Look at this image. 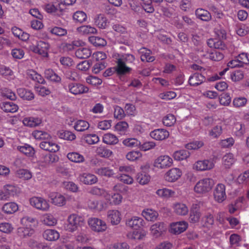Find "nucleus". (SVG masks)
Listing matches in <instances>:
<instances>
[{"label":"nucleus","instance_id":"1","mask_svg":"<svg viewBox=\"0 0 249 249\" xmlns=\"http://www.w3.org/2000/svg\"><path fill=\"white\" fill-rule=\"evenodd\" d=\"M135 60V57L131 54H124L117 59L116 71L120 75L128 73L131 71V69L126 64H132Z\"/></svg>","mask_w":249,"mask_h":249},{"label":"nucleus","instance_id":"2","mask_svg":"<svg viewBox=\"0 0 249 249\" xmlns=\"http://www.w3.org/2000/svg\"><path fill=\"white\" fill-rule=\"evenodd\" d=\"M84 223V220L82 217L76 214L70 215L68 218L67 223L66 224L65 228L69 232H74L79 230Z\"/></svg>","mask_w":249,"mask_h":249},{"label":"nucleus","instance_id":"3","mask_svg":"<svg viewBox=\"0 0 249 249\" xmlns=\"http://www.w3.org/2000/svg\"><path fill=\"white\" fill-rule=\"evenodd\" d=\"M214 184L213 179L210 178H204L197 182L194 187V190L197 193H206L211 190Z\"/></svg>","mask_w":249,"mask_h":249},{"label":"nucleus","instance_id":"4","mask_svg":"<svg viewBox=\"0 0 249 249\" xmlns=\"http://www.w3.org/2000/svg\"><path fill=\"white\" fill-rule=\"evenodd\" d=\"M30 50L33 52L38 53L43 57H47L49 45L43 41H39L36 45H33L30 47Z\"/></svg>","mask_w":249,"mask_h":249},{"label":"nucleus","instance_id":"5","mask_svg":"<svg viewBox=\"0 0 249 249\" xmlns=\"http://www.w3.org/2000/svg\"><path fill=\"white\" fill-rule=\"evenodd\" d=\"M30 204L34 207L42 211H47L49 209L48 202L44 198L40 197H33L30 199Z\"/></svg>","mask_w":249,"mask_h":249},{"label":"nucleus","instance_id":"6","mask_svg":"<svg viewBox=\"0 0 249 249\" xmlns=\"http://www.w3.org/2000/svg\"><path fill=\"white\" fill-rule=\"evenodd\" d=\"M88 223L91 230L95 231L102 232L107 228L105 222L97 218H89Z\"/></svg>","mask_w":249,"mask_h":249},{"label":"nucleus","instance_id":"7","mask_svg":"<svg viewBox=\"0 0 249 249\" xmlns=\"http://www.w3.org/2000/svg\"><path fill=\"white\" fill-rule=\"evenodd\" d=\"M172 159L168 156H160L156 159L154 166L159 168H167L171 166Z\"/></svg>","mask_w":249,"mask_h":249},{"label":"nucleus","instance_id":"8","mask_svg":"<svg viewBox=\"0 0 249 249\" xmlns=\"http://www.w3.org/2000/svg\"><path fill=\"white\" fill-rule=\"evenodd\" d=\"M214 165L212 160H205L196 162L194 165V168L198 171L209 170L213 168Z\"/></svg>","mask_w":249,"mask_h":249},{"label":"nucleus","instance_id":"9","mask_svg":"<svg viewBox=\"0 0 249 249\" xmlns=\"http://www.w3.org/2000/svg\"><path fill=\"white\" fill-rule=\"evenodd\" d=\"M69 91L74 95L87 93L89 88L79 83H71L68 86Z\"/></svg>","mask_w":249,"mask_h":249},{"label":"nucleus","instance_id":"10","mask_svg":"<svg viewBox=\"0 0 249 249\" xmlns=\"http://www.w3.org/2000/svg\"><path fill=\"white\" fill-rule=\"evenodd\" d=\"M213 196L216 201L223 202L226 198L225 185L222 184H218L214 191Z\"/></svg>","mask_w":249,"mask_h":249},{"label":"nucleus","instance_id":"11","mask_svg":"<svg viewBox=\"0 0 249 249\" xmlns=\"http://www.w3.org/2000/svg\"><path fill=\"white\" fill-rule=\"evenodd\" d=\"M188 227V224L184 221H180L171 224L170 232L175 234H179L184 231Z\"/></svg>","mask_w":249,"mask_h":249},{"label":"nucleus","instance_id":"12","mask_svg":"<svg viewBox=\"0 0 249 249\" xmlns=\"http://www.w3.org/2000/svg\"><path fill=\"white\" fill-rule=\"evenodd\" d=\"M182 175L181 171L177 168L169 170L165 175V179L169 182H174L178 179Z\"/></svg>","mask_w":249,"mask_h":249},{"label":"nucleus","instance_id":"13","mask_svg":"<svg viewBox=\"0 0 249 249\" xmlns=\"http://www.w3.org/2000/svg\"><path fill=\"white\" fill-rule=\"evenodd\" d=\"M152 234L155 237H158L166 230V226L163 222H158L151 227Z\"/></svg>","mask_w":249,"mask_h":249},{"label":"nucleus","instance_id":"14","mask_svg":"<svg viewBox=\"0 0 249 249\" xmlns=\"http://www.w3.org/2000/svg\"><path fill=\"white\" fill-rule=\"evenodd\" d=\"M49 196L51 200V202L55 205L61 206L66 203L65 197L60 194L52 193L49 195Z\"/></svg>","mask_w":249,"mask_h":249},{"label":"nucleus","instance_id":"15","mask_svg":"<svg viewBox=\"0 0 249 249\" xmlns=\"http://www.w3.org/2000/svg\"><path fill=\"white\" fill-rule=\"evenodd\" d=\"M150 136L156 140H163L169 136V132L164 129H157L150 132Z\"/></svg>","mask_w":249,"mask_h":249},{"label":"nucleus","instance_id":"16","mask_svg":"<svg viewBox=\"0 0 249 249\" xmlns=\"http://www.w3.org/2000/svg\"><path fill=\"white\" fill-rule=\"evenodd\" d=\"M200 217L199 205L193 204L191 209L189 220L191 223H195L199 221Z\"/></svg>","mask_w":249,"mask_h":249},{"label":"nucleus","instance_id":"17","mask_svg":"<svg viewBox=\"0 0 249 249\" xmlns=\"http://www.w3.org/2000/svg\"><path fill=\"white\" fill-rule=\"evenodd\" d=\"M107 219L112 225H118L121 219L120 213L117 210L109 211L107 213Z\"/></svg>","mask_w":249,"mask_h":249},{"label":"nucleus","instance_id":"18","mask_svg":"<svg viewBox=\"0 0 249 249\" xmlns=\"http://www.w3.org/2000/svg\"><path fill=\"white\" fill-rule=\"evenodd\" d=\"M205 79L203 74L196 72L190 77L188 82L191 86H197L202 83Z\"/></svg>","mask_w":249,"mask_h":249},{"label":"nucleus","instance_id":"19","mask_svg":"<svg viewBox=\"0 0 249 249\" xmlns=\"http://www.w3.org/2000/svg\"><path fill=\"white\" fill-rule=\"evenodd\" d=\"M143 220L140 217H133L126 221V225L134 229L137 230L143 226Z\"/></svg>","mask_w":249,"mask_h":249},{"label":"nucleus","instance_id":"20","mask_svg":"<svg viewBox=\"0 0 249 249\" xmlns=\"http://www.w3.org/2000/svg\"><path fill=\"white\" fill-rule=\"evenodd\" d=\"M0 107L5 112L14 113L18 109V106L12 102H3L0 103Z\"/></svg>","mask_w":249,"mask_h":249},{"label":"nucleus","instance_id":"21","mask_svg":"<svg viewBox=\"0 0 249 249\" xmlns=\"http://www.w3.org/2000/svg\"><path fill=\"white\" fill-rule=\"evenodd\" d=\"M80 180L85 184L92 185L97 182V177L91 174L84 173L79 177Z\"/></svg>","mask_w":249,"mask_h":249},{"label":"nucleus","instance_id":"22","mask_svg":"<svg viewBox=\"0 0 249 249\" xmlns=\"http://www.w3.org/2000/svg\"><path fill=\"white\" fill-rule=\"evenodd\" d=\"M59 232L54 230H46L43 233V238L48 241H56L59 238Z\"/></svg>","mask_w":249,"mask_h":249},{"label":"nucleus","instance_id":"23","mask_svg":"<svg viewBox=\"0 0 249 249\" xmlns=\"http://www.w3.org/2000/svg\"><path fill=\"white\" fill-rule=\"evenodd\" d=\"M174 212L179 215H185L188 213V208L183 203H178L174 205Z\"/></svg>","mask_w":249,"mask_h":249},{"label":"nucleus","instance_id":"24","mask_svg":"<svg viewBox=\"0 0 249 249\" xmlns=\"http://www.w3.org/2000/svg\"><path fill=\"white\" fill-rule=\"evenodd\" d=\"M142 215L147 220L154 221L157 219L159 214L157 212L148 209L142 211Z\"/></svg>","mask_w":249,"mask_h":249},{"label":"nucleus","instance_id":"25","mask_svg":"<svg viewBox=\"0 0 249 249\" xmlns=\"http://www.w3.org/2000/svg\"><path fill=\"white\" fill-rule=\"evenodd\" d=\"M17 92L20 98L24 100H31L34 98V93L31 90L24 88L18 89Z\"/></svg>","mask_w":249,"mask_h":249},{"label":"nucleus","instance_id":"26","mask_svg":"<svg viewBox=\"0 0 249 249\" xmlns=\"http://www.w3.org/2000/svg\"><path fill=\"white\" fill-rule=\"evenodd\" d=\"M91 54L90 49L87 48H80L75 53V56L80 59H86L89 58Z\"/></svg>","mask_w":249,"mask_h":249},{"label":"nucleus","instance_id":"27","mask_svg":"<svg viewBox=\"0 0 249 249\" xmlns=\"http://www.w3.org/2000/svg\"><path fill=\"white\" fill-rule=\"evenodd\" d=\"M46 11L49 13H53L57 15L60 16L63 10L61 7V4H58L57 6H55L53 4H48L45 7Z\"/></svg>","mask_w":249,"mask_h":249},{"label":"nucleus","instance_id":"28","mask_svg":"<svg viewBox=\"0 0 249 249\" xmlns=\"http://www.w3.org/2000/svg\"><path fill=\"white\" fill-rule=\"evenodd\" d=\"M21 153L28 157H33L35 153V150L30 145L25 144L23 146H18L17 147Z\"/></svg>","mask_w":249,"mask_h":249},{"label":"nucleus","instance_id":"29","mask_svg":"<svg viewBox=\"0 0 249 249\" xmlns=\"http://www.w3.org/2000/svg\"><path fill=\"white\" fill-rule=\"evenodd\" d=\"M2 211L7 214H12L18 210V206L15 202H10L5 204L2 208Z\"/></svg>","mask_w":249,"mask_h":249},{"label":"nucleus","instance_id":"30","mask_svg":"<svg viewBox=\"0 0 249 249\" xmlns=\"http://www.w3.org/2000/svg\"><path fill=\"white\" fill-rule=\"evenodd\" d=\"M196 15L197 18L203 21H207L211 19V14L203 9H197L196 11Z\"/></svg>","mask_w":249,"mask_h":249},{"label":"nucleus","instance_id":"31","mask_svg":"<svg viewBox=\"0 0 249 249\" xmlns=\"http://www.w3.org/2000/svg\"><path fill=\"white\" fill-rule=\"evenodd\" d=\"M89 41L96 47H104L107 44V41L104 38L99 36H91L89 37Z\"/></svg>","mask_w":249,"mask_h":249},{"label":"nucleus","instance_id":"32","mask_svg":"<svg viewBox=\"0 0 249 249\" xmlns=\"http://www.w3.org/2000/svg\"><path fill=\"white\" fill-rule=\"evenodd\" d=\"M23 123L29 127H35L41 123V120L38 118H26L23 119Z\"/></svg>","mask_w":249,"mask_h":249},{"label":"nucleus","instance_id":"33","mask_svg":"<svg viewBox=\"0 0 249 249\" xmlns=\"http://www.w3.org/2000/svg\"><path fill=\"white\" fill-rule=\"evenodd\" d=\"M67 158L71 161L76 163L83 162L85 160L84 157L77 152H71L67 154Z\"/></svg>","mask_w":249,"mask_h":249},{"label":"nucleus","instance_id":"34","mask_svg":"<svg viewBox=\"0 0 249 249\" xmlns=\"http://www.w3.org/2000/svg\"><path fill=\"white\" fill-rule=\"evenodd\" d=\"M95 173L101 176L107 178L112 177L114 174L113 171L108 167H101L96 170Z\"/></svg>","mask_w":249,"mask_h":249},{"label":"nucleus","instance_id":"35","mask_svg":"<svg viewBox=\"0 0 249 249\" xmlns=\"http://www.w3.org/2000/svg\"><path fill=\"white\" fill-rule=\"evenodd\" d=\"M95 23L99 28L105 29L107 26V19L104 15L99 14L95 18Z\"/></svg>","mask_w":249,"mask_h":249},{"label":"nucleus","instance_id":"36","mask_svg":"<svg viewBox=\"0 0 249 249\" xmlns=\"http://www.w3.org/2000/svg\"><path fill=\"white\" fill-rule=\"evenodd\" d=\"M103 142L107 144L113 145L118 143V139L115 135L107 133L103 136Z\"/></svg>","mask_w":249,"mask_h":249},{"label":"nucleus","instance_id":"37","mask_svg":"<svg viewBox=\"0 0 249 249\" xmlns=\"http://www.w3.org/2000/svg\"><path fill=\"white\" fill-rule=\"evenodd\" d=\"M89 127V124L87 121L80 120L77 121L74 125V129L77 131H84L88 129Z\"/></svg>","mask_w":249,"mask_h":249},{"label":"nucleus","instance_id":"38","mask_svg":"<svg viewBox=\"0 0 249 249\" xmlns=\"http://www.w3.org/2000/svg\"><path fill=\"white\" fill-rule=\"evenodd\" d=\"M190 156V153L185 150L176 151L174 153V157L176 160H181L186 159Z\"/></svg>","mask_w":249,"mask_h":249},{"label":"nucleus","instance_id":"39","mask_svg":"<svg viewBox=\"0 0 249 249\" xmlns=\"http://www.w3.org/2000/svg\"><path fill=\"white\" fill-rule=\"evenodd\" d=\"M17 232L19 236L25 237L31 236L34 233V231L28 228L20 227L18 229Z\"/></svg>","mask_w":249,"mask_h":249},{"label":"nucleus","instance_id":"40","mask_svg":"<svg viewBox=\"0 0 249 249\" xmlns=\"http://www.w3.org/2000/svg\"><path fill=\"white\" fill-rule=\"evenodd\" d=\"M150 176L144 172L139 173L137 174L136 179L141 184H146L150 180Z\"/></svg>","mask_w":249,"mask_h":249},{"label":"nucleus","instance_id":"41","mask_svg":"<svg viewBox=\"0 0 249 249\" xmlns=\"http://www.w3.org/2000/svg\"><path fill=\"white\" fill-rule=\"evenodd\" d=\"M77 30L79 32L84 34H94L97 32L95 28L89 25L82 26L77 28Z\"/></svg>","mask_w":249,"mask_h":249},{"label":"nucleus","instance_id":"42","mask_svg":"<svg viewBox=\"0 0 249 249\" xmlns=\"http://www.w3.org/2000/svg\"><path fill=\"white\" fill-rule=\"evenodd\" d=\"M73 18L76 22L82 23L86 21L87 15L83 11H78L74 13L73 15Z\"/></svg>","mask_w":249,"mask_h":249},{"label":"nucleus","instance_id":"43","mask_svg":"<svg viewBox=\"0 0 249 249\" xmlns=\"http://www.w3.org/2000/svg\"><path fill=\"white\" fill-rule=\"evenodd\" d=\"M223 164L225 167L229 168L233 163L234 159L232 154L229 153L223 157Z\"/></svg>","mask_w":249,"mask_h":249},{"label":"nucleus","instance_id":"44","mask_svg":"<svg viewBox=\"0 0 249 249\" xmlns=\"http://www.w3.org/2000/svg\"><path fill=\"white\" fill-rule=\"evenodd\" d=\"M84 140L89 144H93L99 142V138L95 134H88L84 136Z\"/></svg>","mask_w":249,"mask_h":249},{"label":"nucleus","instance_id":"45","mask_svg":"<svg viewBox=\"0 0 249 249\" xmlns=\"http://www.w3.org/2000/svg\"><path fill=\"white\" fill-rule=\"evenodd\" d=\"M32 134L36 139L48 140L51 138L50 135L48 133L41 130H35L33 132Z\"/></svg>","mask_w":249,"mask_h":249},{"label":"nucleus","instance_id":"46","mask_svg":"<svg viewBox=\"0 0 249 249\" xmlns=\"http://www.w3.org/2000/svg\"><path fill=\"white\" fill-rule=\"evenodd\" d=\"M219 101L222 105H229L231 102V97L230 94L228 93H222L219 97Z\"/></svg>","mask_w":249,"mask_h":249},{"label":"nucleus","instance_id":"47","mask_svg":"<svg viewBox=\"0 0 249 249\" xmlns=\"http://www.w3.org/2000/svg\"><path fill=\"white\" fill-rule=\"evenodd\" d=\"M58 135L60 138L69 141H72L76 137L73 133L69 131L60 132Z\"/></svg>","mask_w":249,"mask_h":249},{"label":"nucleus","instance_id":"48","mask_svg":"<svg viewBox=\"0 0 249 249\" xmlns=\"http://www.w3.org/2000/svg\"><path fill=\"white\" fill-rule=\"evenodd\" d=\"M162 122L164 125L171 126L175 123L176 118L173 115L169 114L163 118Z\"/></svg>","mask_w":249,"mask_h":249},{"label":"nucleus","instance_id":"49","mask_svg":"<svg viewBox=\"0 0 249 249\" xmlns=\"http://www.w3.org/2000/svg\"><path fill=\"white\" fill-rule=\"evenodd\" d=\"M97 153L100 157L104 158H108L112 154L111 151L103 146L98 147Z\"/></svg>","mask_w":249,"mask_h":249},{"label":"nucleus","instance_id":"50","mask_svg":"<svg viewBox=\"0 0 249 249\" xmlns=\"http://www.w3.org/2000/svg\"><path fill=\"white\" fill-rule=\"evenodd\" d=\"M42 222L45 225L51 226L56 223V220L52 215L46 214L43 216Z\"/></svg>","mask_w":249,"mask_h":249},{"label":"nucleus","instance_id":"51","mask_svg":"<svg viewBox=\"0 0 249 249\" xmlns=\"http://www.w3.org/2000/svg\"><path fill=\"white\" fill-rule=\"evenodd\" d=\"M17 175L19 178L28 180L32 177V173L26 169H20L17 171Z\"/></svg>","mask_w":249,"mask_h":249},{"label":"nucleus","instance_id":"52","mask_svg":"<svg viewBox=\"0 0 249 249\" xmlns=\"http://www.w3.org/2000/svg\"><path fill=\"white\" fill-rule=\"evenodd\" d=\"M63 187L67 190L72 192H77L78 190L77 185L71 181H64L63 182Z\"/></svg>","mask_w":249,"mask_h":249},{"label":"nucleus","instance_id":"53","mask_svg":"<svg viewBox=\"0 0 249 249\" xmlns=\"http://www.w3.org/2000/svg\"><path fill=\"white\" fill-rule=\"evenodd\" d=\"M142 157V154L139 151H132L128 152L126 155V159L130 161H134Z\"/></svg>","mask_w":249,"mask_h":249},{"label":"nucleus","instance_id":"54","mask_svg":"<svg viewBox=\"0 0 249 249\" xmlns=\"http://www.w3.org/2000/svg\"><path fill=\"white\" fill-rule=\"evenodd\" d=\"M86 82L93 86L99 85L102 84V81L101 79L96 76H89L86 78Z\"/></svg>","mask_w":249,"mask_h":249},{"label":"nucleus","instance_id":"55","mask_svg":"<svg viewBox=\"0 0 249 249\" xmlns=\"http://www.w3.org/2000/svg\"><path fill=\"white\" fill-rule=\"evenodd\" d=\"M51 33L58 36H63L67 34V30L64 28L55 27L51 30Z\"/></svg>","mask_w":249,"mask_h":249},{"label":"nucleus","instance_id":"56","mask_svg":"<svg viewBox=\"0 0 249 249\" xmlns=\"http://www.w3.org/2000/svg\"><path fill=\"white\" fill-rule=\"evenodd\" d=\"M13 230L11 224L9 223H2L0 224V231L9 233L12 232Z\"/></svg>","mask_w":249,"mask_h":249},{"label":"nucleus","instance_id":"57","mask_svg":"<svg viewBox=\"0 0 249 249\" xmlns=\"http://www.w3.org/2000/svg\"><path fill=\"white\" fill-rule=\"evenodd\" d=\"M91 65V61L90 60H85L84 61H82V62H80L79 63L77 66V68L78 70L82 71H86L88 70L90 65Z\"/></svg>","mask_w":249,"mask_h":249},{"label":"nucleus","instance_id":"58","mask_svg":"<svg viewBox=\"0 0 249 249\" xmlns=\"http://www.w3.org/2000/svg\"><path fill=\"white\" fill-rule=\"evenodd\" d=\"M202 145L203 143L202 142L196 141L186 144L185 147L189 150H196L199 148Z\"/></svg>","mask_w":249,"mask_h":249},{"label":"nucleus","instance_id":"59","mask_svg":"<svg viewBox=\"0 0 249 249\" xmlns=\"http://www.w3.org/2000/svg\"><path fill=\"white\" fill-rule=\"evenodd\" d=\"M247 101V99L245 97L236 98L233 100V104L236 107H241L244 106Z\"/></svg>","mask_w":249,"mask_h":249},{"label":"nucleus","instance_id":"60","mask_svg":"<svg viewBox=\"0 0 249 249\" xmlns=\"http://www.w3.org/2000/svg\"><path fill=\"white\" fill-rule=\"evenodd\" d=\"M4 190L9 197L11 196H14L17 191V188L16 187L11 185H7L5 186Z\"/></svg>","mask_w":249,"mask_h":249},{"label":"nucleus","instance_id":"61","mask_svg":"<svg viewBox=\"0 0 249 249\" xmlns=\"http://www.w3.org/2000/svg\"><path fill=\"white\" fill-rule=\"evenodd\" d=\"M210 57L212 60L218 61L224 58V55L217 51H214L210 54Z\"/></svg>","mask_w":249,"mask_h":249},{"label":"nucleus","instance_id":"62","mask_svg":"<svg viewBox=\"0 0 249 249\" xmlns=\"http://www.w3.org/2000/svg\"><path fill=\"white\" fill-rule=\"evenodd\" d=\"M123 144L127 146H138L140 144V142H139L135 139H128L123 141Z\"/></svg>","mask_w":249,"mask_h":249},{"label":"nucleus","instance_id":"63","mask_svg":"<svg viewBox=\"0 0 249 249\" xmlns=\"http://www.w3.org/2000/svg\"><path fill=\"white\" fill-rule=\"evenodd\" d=\"M111 120H104L100 122L98 124V127L102 130H106L111 127Z\"/></svg>","mask_w":249,"mask_h":249},{"label":"nucleus","instance_id":"64","mask_svg":"<svg viewBox=\"0 0 249 249\" xmlns=\"http://www.w3.org/2000/svg\"><path fill=\"white\" fill-rule=\"evenodd\" d=\"M249 30L245 25H241L236 30L237 34L240 36H244L248 34Z\"/></svg>","mask_w":249,"mask_h":249}]
</instances>
